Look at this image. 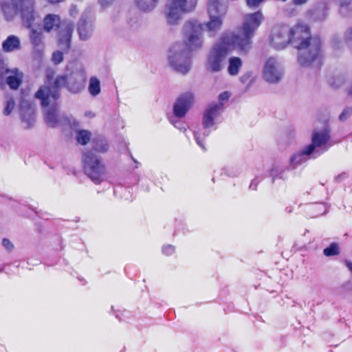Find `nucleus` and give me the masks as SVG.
I'll return each mask as SVG.
<instances>
[{"instance_id":"18","label":"nucleus","mask_w":352,"mask_h":352,"mask_svg":"<svg viewBox=\"0 0 352 352\" xmlns=\"http://www.w3.org/2000/svg\"><path fill=\"white\" fill-rule=\"evenodd\" d=\"M21 115L25 127H30L34 123V109L25 102H23L21 108Z\"/></svg>"},{"instance_id":"14","label":"nucleus","mask_w":352,"mask_h":352,"mask_svg":"<svg viewBox=\"0 0 352 352\" xmlns=\"http://www.w3.org/2000/svg\"><path fill=\"white\" fill-rule=\"evenodd\" d=\"M223 107L221 104L216 103L210 104L204 116L203 124L205 128H210L213 126L220 114L223 111Z\"/></svg>"},{"instance_id":"25","label":"nucleus","mask_w":352,"mask_h":352,"mask_svg":"<svg viewBox=\"0 0 352 352\" xmlns=\"http://www.w3.org/2000/svg\"><path fill=\"white\" fill-rule=\"evenodd\" d=\"M88 90L92 96H96L100 93V82L98 78L95 76L90 78Z\"/></svg>"},{"instance_id":"39","label":"nucleus","mask_w":352,"mask_h":352,"mask_svg":"<svg viewBox=\"0 0 352 352\" xmlns=\"http://www.w3.org/2000/svg\"><path fill=\"white\" fill-rule=\"evenodd\" d=\"M175 251L174 247L168 245L163 248V252L166 255L172 254Z\"/></svg>"},{"instance_id":"38","label":"nucleus","mask_w":352,"mask_h":352,"mask_svg":"<svg viewBox=\"0 0 352 352\" xmlns=\"http://www.w3.org/2000/svg\"><path fill=\"white\" fill-rule=\"evenodd\" d=\"M336 4L340 7H346L351 4L352 0H333Z\"/></svg>"},{"instance_id":"47","label":"nucleus","mask_w":352,"mask_h":352,"mask_svg":"<svg viewBox=\"0 0 352 352\" xmlns=\"http://www.w3.org/2000/svg\"><path fill=\"white\" fill-rule=\"evenodd\" d=\"M347 38L352 40V30H349L346 32Z\"/></svg>"},{"instance_id":"44","label":"nucleus","mask_w":352,"mask_h":352,"mask_svg":"<svg viewBox=\"0 0 352 352\" xmlns=\"http://www.w3.org/2000/svg\"><path fill=\"white\" fill-rule=\"evenodd\" d=\"M308 0H293V2L295 5H302L305 4Z\"/></svg>"},{"instance_id":"48","label":"nucleus","mask_w":352,"mask_h":352,"mask_svg":"<svg viewBox=\"0 0 352 352\" xmlns=\"http://www.w3.org/2000/svg\"><path fill=\"white\" fill-rule=\"evenodd\" d=\"M46 1L51 3H56L63 1V0H46Z\"/></svg>"},{"instance_id":"22","label":"nucleus","mask_w":352,"mask_h":352,"mask_svg":"<svg viewBox=\"0 0 352 352\" xmlns=\"http://www.w3.org/2000/svg\"><path fill=\"white\" fill-rule=\"evenodd\" d=\"M29 37L31 43L35 47H41L43 46L44 35L41 29L37 30L34 28L30 29Z\"/></svg>"},{"instance_id":"28","label":"nucleus","mask_w":352,"mask_h":352,"mask_svg":"<svg viewBox=\"0 0 352 352\" xmlns=\"http://www.w3.org/2000/svg\"><path fill=\"white\" fill-rule=\"evenodd\" d=\"M77 141L78 143L85 145L91 138V133L87 130H80L77 133Z\"/></svg>"},{"instance_id":"29","label":"nucleus","mask_w":352,"mask_h":352,"mask_svg":"<svg viewBox=\"0 0 352 352\" xmlns=\"http://www.w3.org/2000/svg\"><path fill=\"white\" fill-rule=\"evenodd\" d=\"M79 80L76 85H71L70 89L76 93L80 92L85 87L87 77L82 74L79 76Z\"/></svg>"},{"instance_id":"27","label":"nucleus","mask_w":352,"mask_h":352,"mask_svg":"<svg viewBox=\"0 0 352 352\" xmlns=\"http://www.w3.org/2000/svg\"><path fill=\"white\" fill-rule=\"evenodd\" d=\"M310 154L305 153V148L300 153L294 154L290 159V164L293 166H296L300 164L305 160V155H309Z\"/></svg>"},{"instance_id":"33","label":"nucleus","mask_w":352,"mask_h":352,"mask_svg":"<svg viewBox=\"0 0 352 352\" xmlns=\"http://www.w3.org/2000/svg\"><path fill=\"white\" fill-rule=\"evenodd\" d=\"M63 59V54L62 52L57 50L52 54V61L55 64H58L62 62Z\"/></svg>"},{"instance_id":"34","label":"nucleus","mask_w":352,"mask_h":352,"mask_svg":"<svg viewBox=\"0 0 352 352\" xmlns=\"http://www.w3.org/2000/svg\"><path fill=\"white\" fill-rule=\"evenodd\" d=\"M266 0H246L247 6L251 8L258 7L262 3Z\"/></svg>"},{"instance_id":"26","label":"nucleus","mask_w":352,"mask_h":352,"mask_svg":"<svg viewBox=\"0 0 352 352\" xmlns=\"http://www.w3.org/2000/svg\"><path fill=\"white\" fill-rule=\"evenodd\" d=\"M67 82L66 78L65 76H58L56 78L54 83L50 86L47 85H44L41 86V87H45L49 89L50 90H56L58 92V98L60 97V92L59 89L62 87H63Z\"/></svg>"},{"instance_id":"20","label":"nucleus","mask_w":352,"mask_h":352,"mask_svg":"<svg viewBox=\"0 0 352 352\" xmlns=\"http://www.w3.org/2000/svg\"><path fill=\"white\" fill-rule=\"evenodd\" d=\"M210 20L203 23L204 28H206L210 36H213L218 31H219L223 25V19L224 16L208 15Z\"/></svg>"},{"instance_id":"6","label":"nucleus","mask_w":352,"mask_h":352,"mask_svg":"<svg viewBox=\"0 0 352 352\" xmlns=\"http://www.w3.org/2000/svg\"><path fill=\"white\" fill-rule=\"evenodd\" d=\"M198 0H167L164 15L169 25H178L182 16L193 11L197 7Z\"/></svg>"},{"instance_id":"42","label":"nucleus","mask_w":352,"mask_h":352,"mask_svg":"<svg viewBox=\"0 0 352 352\" xmlns=\"http://www.w3.org/2000/svg\"><path fill=\"white\" fill-rule=\"evenodd\" d=\"M252 76V72H246L245 74H243L241 77V81L243 83H245Z\"/></svg>"},{"instance_id":"45","label":"nucleus","mask_w":352,"mask_h":352,"mask_svg":"<svg viewBox=\"0 0 352 352\" xmlns=\"http://www.w3.org/2000/svg\"><path fill=\"white\" fill-rule=\"evenodd\" d=\"M70 14L72 16H74L75 14L77 13V10H76V8L75 6H72L71 8H70Z\"/></svg>"},{"instance_id":"35","label":"nucleus","mask_w":352,"mask_h":352,"mask_svg":"<svg viewBox=\"0 0 352 352\" xmlns=\"http://www.w3.org/2000/svg\"><path fill=\"white\" fill-rule=\"evenodd\" d=\"M352 113V108L345 109L340 114L339 118L340 120H346Z\"/></svg>"},{"instance_id":"7","label":"nucleus","mask_w":352,"mask_h":352,"mask_svg":"<svg viewBox=\"0 0 352 352\" xmlns=\"http://www.w3.org/2000/svg\"><path fill=\"white\" fill-rule=\"evenodd\" d=\"M44 30L49 32L55 26L58 30V45L63 50H68L70 46L72 34L74 31V24L69 21L60 23V17L56 14H47L43 19Z\"/></svg>"},{"instance_id":"32","label":"nucleus","mask_w":352,"mask_h":352,"mask_svg":"<svg viewBox=\"0 0 352 352\" xmlns=\"http://www.w3.org/2000/svg\"><path fill=\"white\" fill-rule=\"evenodd\" d=\"M14 107H15V103H14V101L13 100V99L8 100V101L6 102V107L4 108V110H3V114L5 116L10 115L11 113V112L12 111V110L14 109Z\"/></svg>"},{"instance_id":"9","label":"nucleus","mask_w":352,"mask_h":352,"mask_svg":"<svg viewBox=\"0 0 352 352\" xmlns=\"http://www.w3.org/2000/svg\"><path fill=\"white\" fill-rule=\"evenodd\" d=\"M82 162L86 174L96 184L102 180L104 167L100 159L92 151H89L83 154Z\"/></svg>"},{"instance_id":"24","label":"nucleus","mask_w":352,"mask_h":352,"mask_svg":"<svg viewBox=\"0 0 352 352\" xmlns=\"http://www.w3.org/2000/svg\"><path fill=\"white\" fill-rule=\"evenodd\" d=\"M3 49L5 52H12L19 48L20 41L15 36H10L3 43Z\"/></svg>"},{"instance_id":"19","label":"nucleus","mask_w":352,"mask_h":352,"mask_svg":"<svg viewBox=\"0 0 352 352\" xmlns=\"http://www.w3.org/2000/svg\"><path fill=\"white\" fill-rule=\"evenodd\" d=\"M6 82L12 89H16L20 86L23 75L17 69H6Z\"/></svg>"},{"instance_id":"15","label":"nucleus","mask_w":352,"mask_h":352,"mask_svg":"<svg viewBox=\"0 0 352 352\" xmlns=\"http://www.w3.org/2000/svg\"><path fill=\"white\" fill-rule=\"evenodd\" d=\"M329 138V135L327 130L314 132L312 135V143L305 148V153H313L316 147L321 146L325 144Z\"/></svg>"},{"instance_id":"31","label":"nucleus","mask_w":352,"mask_h":352,"mask_svg":"<svg viewBox=\"0 0 352 352\" xmlns=\"http://www.w3.org/2000/svg\"><path fill=\"white\" fill-rule=\"evenodd\" d=\"M232 96V93L229 91H225L221 92L218 96V103L217 104H221V107H223V105L226 102H227L230 98Z\"/></svg>"},{"instance_id":"41","label":"nucleus","mask_w":352,"mask_h":352,"mask_svg":"<svg viewBox=\"0 0 352 352\" xmlns=\"http://www.w3.org/2000/svg\"><path fill=\"white\" fill-rule=\"evenodd\" d=\"M316 12H318V15L315 17V20H323L325 18L326 15L324 10H320Z\"/></svg>"},{"instance_id":"10","label":"nucleus","mask_w":352,"mask_h":352,"mask_svg":"<svg viewBox=\"0 0 352 352\" xmlns=\"http://www.w3.org/2000/svg\"><path fill=\"white\" fill-rule=\"evenodd\" d=\"M263 78L267 82L276 84L283 78L284 69L280 59L270 56L265 59L263 68Z\"/></svg>"},{"instance_id":"23","label":"nucleus","mask_w":352,"mask_h":352,"mask_svg":"<svg viewBox=\"0 0 352 352\" xmlns=\"http://www.w3.org/2000/svg\"><path fill=\"white\" fill-rule=\"evenodd\" d=\"M159 0H134L136 7L141 11L149 12L157 6Z\"/></svg>"},{"instance_id":"30","label":"nucleus","mask_w":352,"mask_h":352,"mask_svg":"<svg viewBox=\"0 0 352 352\" xmlns=\"http://www.w3.org/2000/svg\"><path fill=\"white\" fill-rule=\"evenodd\" d=\"M323 252L327 256L338 255L339 254L338 245L336 243H332L329 247L325 248Z\"/></svg>"},{"instance_id":"17","label":"nucleus","mask_w":352,"mask_h":352,"mask_svg":"<svg viewBox=\"0 0 352 352\" xmlns=\"http://www.w3.org/2000/svg\"><path fill=\"white\" fill-rule=\"evenodd\" d=\"M78 30L81 39H88L94 31L92 19L90 16H82L80 20Z\"/></svg>"},{"instance_id":"40","label":"nucleus","mask_w":352,"mask_h":352,"mask_svg":"<svg viewBox=\"0 0 352 352\" xmlns=\"http://www.w3.org/2000/svg\"><path fill=\"white\" fill-rule=\"evenodd\" d=\"M194 136H195V138L196 140V142L197 143V144L201 147L203 149H205V147H204V144L202 143L201 140V137H200V134L198 133V132H194Z\"/></svg>"},{"instance_id":"12","label":"nucleus","mask_w":352,"mask_h":352,"mask_svg":"<svg viewBox=\"0 0 352 352\" xmlns=\"http://www.w3.org/2000/svg\"><path fill=\"white\" fill-rule=\"evenodd\" d=\"M23 25L27 28L32 29L40 25L41 18L34 10L33 0L19 7Z\"/></svg>"},{"instance_id":"11","label":"nucleus","mask_w":352,"mask_h":352,"mask_svg":"<svg viewBox=\"0 0 352 352\" xmlns=\"http://www.w3.org/2000/svg\"><path fill=\"white\" fill-rule=\"evenodd\" d=\"M292 28L287 25L278 24L273 27L270 36V44L277 50L286 47L291 42Z\"/></svg>"},{"instance_id":"8","label":"nucleus","mask_w":352,"mask_h":352,"mask_svg":"<svg viewBox=\"0 0 352 352\" xmlns=\"http://www.w3.org/2000/svg\"><path fill=\"white\" fill-rule=\"evenodd\" d=\"M168 65L174 70L183 74H187L192 66L190 52L185 50L182 43H175L169 50Z\"/></svg>"},{"instance_id":"37","label":"nucleus","mask_w":352,"mask_h":352,"mask_svg":"<svg viewBox=\"0 0 352 352\" xmlns=\"http://www.w3.org/2000/svg\"><path fill=\"white\" fill-rule=\"evenodd\" d=\"M108 149V145L105 142H102L100 144H98L96 147L95 150L98 152H105Z\"/></svg>"},{"instance_id":"49","label":"nucleus","mask_w":352,"mask_h":352,"mask_svg":"<svg viewBox=\"0 0 352 352\" xmlns=\"http://www.w3.org/2000/svg\"><path fill=\"white\" fill-rule=\"evenodd\" d=\"M349 94L352 95V86L349 89Z\"/></svg>"},{"instance_id":"16","label":"nucleus","mask_w":352,"mask_h":352,"mask_svg":"<svg viewBox=\"0 0 352 352\" xmlns=\"http://www.w3.org/2000/svg\"><path fill=\"white\" fill-rule=\"evenodd\" d=\"M227 8L226 0H208L207 9L208 15L224 16Z\"/></svg>"},{"instance_id":"1","label":"nucleus","mask_w":352,"mask_h":352,"mask_svg":"<svg viewBox=\"0 0 352 352\" xmlns=\"http://www.w3.org/2000/svg\"><path fill=\"white\" fill-rule=\"evenodd\" d=\"M291 42L298 50V60L303 67L311 66L322 56V43L318 37L310 36L309 27L298 23L291 31Z\"/></svg>"},{"instance_id":"43","label":"nucleus","mask_w":352,"mask_h":352,"mask_svg":"<svg viewBox=\"0 0 352 352\" xmlns=\"http://www.w3.org/2000/svg\"><path fill=\"white\" fill-rule=\"evenodd\" d=\"M99 1H100V4L102 5V6H103V7L108 6L113 1V0H99Z\"/></svg>"},{"instance_id":"46","label":"nucleus","mask_w":352,"mask_h":352,"mask_svg":"<svg viewBox=\"0 0 352 352\" xmlns=\"http://www.w3.org/2000/svg\"><path fill=\"white\" fill-rule=\"evenodd\" d=\"M346 265L347 268L352 272V262L346 261Z\"/></svg>"},{"instance_id":"3","label":"nucleus","mask_w":352,"mask_h":352,"mask_svg":"<svg viewBox=\"0 0 352 352\" xmlns=\"http://www.w3.org/2000/svg\"><path fill=\"white\" fill-rule=\"evenodd\" d=\"M233 51L240 54H246L241 52L236 45L223 33L207 54L205 62L206 71L210 73L221 72L225 67L228 54Z\"/></svg>"},{"instance_id":"36","label":"nucleus","mask_w":352,"mask_h":352,"mask_svg":"<svg viewBox=\"0 0 352 352\" xmlns=\"http://www.w3.org/2000/svg\"><path fill=\"white\" fill-rule=\"evenodd\" d=\"M3 246L8 251H12L14 248V245L8 239H3L2 241Z\"/></svg>"},{"instance_id":"5","label":"nucleus","mask_w":352,"mask_h":352,"mask_svg":"<svg viewBox=\"0 0 352 352\" xmlns=\"http://www.w3.org/2000/svg\"><path fill=\"white\" fill-rule=\"evenodd\" d=\"M185 50L189 52L202 49L204 44V25L198 20L190 19L185 22L182 28Z\"/></svg>"},{"instance_id":"21","label":"nucleus","mask_w":352,"mask_h":352,"mask_svg":"<svg viewBox=\"0 0 352 352\" xmlns=\"http://www.w3.org/2000/svg\"><path fill=\"white\" fill-rule=\"evenodd\" d=\"M243 66V60L238 56H231L228 59L227 72L232 76H237Z\"/></svg>"},{"instance_id":"2","label":"nucleus","mask_w":352,"mask_h":352,"mask_svg":"<svg viewBox=\"0 0 352 352\" xmlns=\"http://www.w3.org/2000/svg\"><path fill=\"white\" fill-rule=\"evenodd\" d=\"M263 20L264 16L261 10L246 14L243 16L242 26L239 30L224 34L236 45L241 52L248 54L252 48V38L255 32Z\"/></svg>"},{"instance_id":"4","label":"nucleus","mask_w":352,"mask_h":352,"mask_svg":"<svg viewBox=\"0 0 352 352\" xmlns=\"http://www.w3.org/2000/svg\"><path fill=\"white\" fill-rule=\"evenodd\" d=\"M35 97L41 100L44 109L45 120L49 126L54 128L69 124L68 118L58 111V94L56 90L40 87L36 92Z\"/></svg>"},{"instance_id":"13","label":"nucleus","mask_w":352,"mask_h":352,"mask_svg":"<svg viewBox=\"0 0 352 352\" xmlns=\"http://www.w3.org/2000/svg\"><path fill=\"white\" fill-rule=\"evenodd\" d=\"M194 101V96L191 93H185L179 96L174 107V115L177 118H183L191 107Z\"/></svg>"}]
</instances>
